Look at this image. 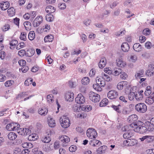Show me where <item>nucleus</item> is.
Here are the masks:
<instances>
[{"label": "nucleus", "mask_w": 154, "mask_h": 154, "mask_svg": "<svg viewBox=\"0 0 154 154\" xmlns=\"http://www.w3.org/2000/svg\"><path fill=\"white\" fill-rule=\"evenodd\" d=\"M143 123L141 122L138 121L137 123H132L131 125V127H134L133 131L135 132H138L140 134H143L147 131V128L145 126H141Z\"/></svg>", "instance_id": "1"}, {"label": "nucleus", "mask_w": 154, "mask_h": 154, "mask_svg": "<svg viewBox=\"0 0 154 154\" xmlns=\"http://www.w3.org/2000/svg\"><path fill=\"white\" fill-rule=\"evenodd\" d=\"M60 121L61 125L63 128H68L70 125V120L66 116H63L61 117Z\"/></svg>", "instance_id": "2"}, {"label": "nucleus", "mask_w": 154, "mask_h": 154, "mask_svg": "<svg viewBox=\"0 0 154 154\" xmlns=\"http://www.w3.org/2000/svg\"><path fill=\"white\" fill-rule=\"evenodd\" d=\"M136 111L140 113H144L147 110V106L144 103H140L137 104L135 107Z\"/></svg>", "instance_id": "3"}, {"label": "nucleus", "mask_w": 154, "mask_h": 154, "mask_svg": "<svg viewBox=\"0 0 154 154\" xmlns=\"http://www.w3.org/2000/svg\"><path fill=\"white\" fill-rule=\"evenodd\" d=\"M89 97L91 101L95 103L99 102L100 100V95L92 91L89 93Z\"/></svg>", "instance_id": "4"}, {"label": "nucleus", "mask_w": 154, "mask_h": 154, "mask_svg": "<svg viewBox=\"0 0 154 154\" xmlns=\"http://www.w3.org/2000/svg\"><path fill=\"white\" fill-rule=\"evenodd\" d=\"M87 136L91 139H95L97 136V133L95 130L92 128H90L87 131Z\"/></svg>", "instance_id": "5"}, {"label": "nucleus", "mask_w": 154, "mask_h": 154, "mask_svg": "<svg viewBox=\"0 0 154 154\" xmlns=\"http://www.w3.org/2000/svg\"><path fill=\"white\" fill-rule=\"evenodd\" d=\"M20 125L17 123H11L6 126V128L9 131H16L17 128H20Z\"/></svg>", "instance_id": "6"}, {"label": "nucleus", "mask_w": 154, "mask_h": 154, "mask_svg": "<svg viewBox=\"0 0 154 154\" xmlns=\"http://www.w3.org/2000/svg\"><path fill=\"white\" fill-rule=\"evenodd\" d=\"M29 51H30V52H32V54H29V53L26 52L25 50L22 49L18 51V54L21 57H23L24 55L26 57H30L32 56L35 52V51L30 49L28 50L27 51V52Z\"/></svg>", "instance_id": "7"}, {"label": "nucleus", "mask_w": 154, "mask_h": 154, "mask_svg": "<svg viewBox=\"0 0 154 154\" xmlns=\"http://www.w3.org/2000/svg\"><path fill=\"white\" fill-rule=\"evenodd\" d=\"M43 20V17L41 16H37L34 20L33 25L35 27L38 26L42 23Z\"/></svg>", "instance_id": "8"}, {"label": "nucleus", "mask_w": 154, "mask_h": 154, "mask_svg": "<svg viewBox=\"0 0 154 154\" xmlns=\"http://www.w3.org/2000/svg\"><path fill=\"white\" fill-rule=\"evenodd\" d=\"M75 100L78 104H83L85 102V99L84 97L82 94H80L75 98Z\"/></svg>", "instance_id": "9"}, {"label": "nucleus", "mask_w": 154, "mask_h": 154, "mask_svg": "<svg viewBox=\"0 0 154 154\" xmlns=\"http://www.w3.org/2000/svg\"><path fill=\"white\" fill-rule=\"evenodd\" d=\"M137 143V141L135 139H128L123 142L124 145L127 146H133Z\"/></svg>", "instance_id": "10"}, {"label": "nucleus", "mask_w": 154, "mask_h": 154, "mask_svg": "<svg viewBox=\"0 0 154 154\" xmlns=\"http://www.w3.org/2000/svg\"><path fill=\"white\" fill-rule=\"evenodd\" d=\"M65 98L66 100L67 101H72L74 98V94L72 92H68L65 94Z\"/></svg>", "instance_id": "11"}, {"label": "nucleus", "mask_w": 154, "mask_h": 154, "mask_svg": "<svg viewBox=\"0 0 154 154\" xmlns=\"http://www.w3.org/2000/svg\"><path fill=\"white\" fill-rule=\"evenodd\" d=\"M138 119L137 116L135 114L130 115L127 118V121L131 123H137L138 121L135 122Z\"/></svg>", "instance_id": "12"}, {"label": "nucleus", "mask_w": 154, "mask_h": 154, "mask_svg": "<svg viewBox=\"0 0 154 154\" xmlns=\"http://www.w3.org/2000/svg\"><path fill=\"white\" fill-rule=\"evenodd\" d=\"M118 95L117 92L115 90H111L107 94V97L110 99L116 98Z\"/></svg>", "instance_id": "13"}, {"label": "nucleus", "mask_w": 154, "mask_h": 154, "mask_svg": "<svg viewBox=\"0 0 154 154\" xmlns=\"http://www.w3.org/2000/svg\"><path fill=\"white\" fill-rule=\"evenodd\" d=\"M10 4L8 2H2L0 3V7L2 10H5L9 8Z\"/></svg>", "instance_id": "14"}, {"label": "nucleus", "mask_w": 154, "mask_h": 154, "mask_svg": "<svg viewBox=\"0 0 154 154\" xmlns=\"http://www.w3.org/2000/svg\"><path fill=\"white\" fill-rule=\"evenodd\" d=\"M128 82L126 81H122L119 82L117 85V88L119 90H122L124 88L126 87Z\"/></svg>", "instance_id": "15"}, {"label": "nucleus", "mask_w": 154, "mask_h": 154, "mask_svg": "<svg viewBox=\"0 0 154 154\" xmlns=\"http://www.w3.org/2000/svg\"><path fill=\"white\" fill-rule=\"evenodd\" d=\"M90 144L92 146H100L101 144V142L97 140H92L89 142Z\"/></svg>", "instance_id": "16"}, {"label": "nucleus", "mask_w": 154, "mask_h": 154, "mask_svg": "<svg viewBox=\"0 0 154 154\" xmlns=\"http://www.w3.org/2000/svg\"><path fill=\"white\" fill-rule=\"evenodd\" d=\"M144 73V71L142 69L137 71L135 75L136 79H137L143 77Z\"/></svg>", "instance_id": "17"}, {"label": "nucleus", "mask_w": 154, "mask_h": 154, "mask_svg": "<svg viewBox=\"0 0 154 154\" xmlns=\"http://www.w3.org/2000/svg\"><path fill=\"white\" fill-rule=\"evenodd\" d=\"M132 123L129 125H126L123 127L122 128V131H123L127 132L130 131H133V129L134 128V127H131V125Z\"/></svg>", "instance_id": "18"}, {"label": "nucleus", "mask_w": 154, "mask_h": 154, "mask_svg": "<svg viewBox=\"0 0 154 154\" xmlns=\"http://www.w3.org/2000/svg\"><path fill=\"white\" fill-rule=\"evenodd\" d=\"M146 103L149 105L152 104L154 102V95L152 94L150 96L146 98Z\"/></svg>", "instance_id": "19"}, {"label": "nucleus", "mask_w": 154, "mask_h": 154, "mask_svg": "<svg viewBox=\"0 0 154 154\" xmlns=\"http://www.w3.org/2000/svg\"><path fill=\"white\" fill-rule=\"evenodd\" d=\"M122 50L124 52H128L129 50V46L126 42L123 43L121 45Z\"/></svg>", "instance_id": "20"}, {"label": "nucleus", "mask_w": 154, "mask_h": 154, "mask_svg": "<svg viewBox=\"0 0 154 154\" xmlns=\"http://www.w3.org/2000/svg\"><path fill=\"white\" fill-rule=\"evenodd\" d=\"M133 131H130L126 132L123 134V136L125 139H128L134 135Z\"/></svg>", "instance_id": "21"}, {"label": "nucleus", "mask_w": 154, "mask_h": 154, "mask_svg": "<svg viewBox=\"0 0 154 154\" xmlns=\"http://www.w3.org/2000/svg\"><path fill=\"white\" fill-rule=\"evenodd\" d=\"M106 63V60L105 58H102L98 64L100 68L101 69L104 67Z\"/></svg>", "instance_id": "22"}, {"label": "nucleus", "mask_w": 154, "mask_h": 154, "mask_svg": "<svg viewBox=\"0 0 154 154\" xmlns=\"http://www.w3.org/2000/svg\"><path fill=\"white\" fill-rule=\"evenodd\" d=\"M59 139L63 143H68L70 141L69 138L66 135L62 136L60 137Z\"/></svg>", "instance_id": "23"}, {"label": "nucleus", "mask_w": 154, "mask_h": 154, "mask_svg": "<svg viewBox=\"0 0 154 154\" xmlns=\"http://www.w3.org/2000/svg\"><path fill=\"white\" fill-rule=\"evenodd\" d=\"M55 10L54 7L51 5L47 6L45 9V11L47 13L49 14H51V13L54 12Z\"/></svg>", "instance_id": "24"}, {"label": "nucleus", "mask_w": 154, "mask_h": 154, "mask_svg": "<svg viewBox=\"0 0 154 154\" xmlns=\"http://www.w3.org/2000/svg\"><path fill=\"white\" fill-rule=\"evenodd\" d=\"M133 48L135 51L137 52H139L141 50V45L138 43L134 44L133 46Z\"/></svg>", "instance_id": "25"}, {"label": "nucleus", "mask_w": 154, "mask_h": 154, "mask_svg": "<svg viewBox=\"0 0 154 154\" xmlns=\"http://www.w3.org/2000/svg\"><path fill=\"white\" fill-rule=\"evenodd\" d=\"M8 137L9 140H15L17 137V135L15 133L11 132L8 134Z\"/></svg>", "instance_id": "26"}, {"label": "nucleus", "mask_w": 154, "mask_h": 154, "mask_svg": "<svg viewBox=\"0 0 154 154\" xmlns=\"http://www.w3.org/2000/svg\"><path fill=\"white\" fill-rule=\"evenodd\" d=\"M48 112L47 109L43 107L41 109L39 110L38 112L40 115L45 116L47 114Z\"/></svg>", "instance_id": "27"}, {"label": "nucleus", "mask_w": 154, "mask_h": 154, "mask_svg": "<svg viewBox=\"0 0 154 154\" xmlns=\"http://www.w3.org/2000/svg\"><path fill=\"white\" fill-rule=\"evenodd\" d=\"M38 136L35 134H30L28 137V139L30 141H34L37 139Z\"/></svg>", "instance_id": "28"}, {"label": "nucleus", "mask_w": 154, "mask_h": 154, "mask_svg": "<svg viewBox=\"0 0 154 154\" xmlns=\"http://www.w3.org/2000/svg\"><path fill=\"white\" fill-rule=\"evenodd\" d=\"M107 148V146L104 145L102 146L99 148L97 150V152L98 154H101L104 152Z\"/></svg>", "instance_id": "29"}, {"label": "nucleus", "mask_w": 154, "mask_h": 154, "mask_svg": "<svg viewBox=\"0 0 154 154\" xmlns=\"http://www.w3.org/2000/svg\"><path fill=\"white\" fill-rule=\"evenodd\" d=\"M111 107L115 110L116 112L119 113H121L122 111L121 110V105H119L118 106H115V105H112Z\"/></svg>", "instance_id": "30"}, {"label": "nucleus", "mask_w": 154, "mask_h": 154, "mask_svg": "<svg viewBox=\"0 0 154 154\" xmlns=\"http://www.w3.org/2000/svg\"><path fill=\"white\" fill-rule=\"evenodd\" d=\"M102 77L104 80L107 82H108L112 80L111 78H110V76L104 73H102Z\"/></svg>", "instance_id": "31"}, {"label": "nucleus", "mask_w": 154, "mask_h": 154, "mask_svg": "<svg viewBox=\"0 0 154 154\" xmlns=\"http://www.w3.org/2000/svg\"><path fill=\"white\" fill-rule=\"evenodd\" d=\"M18 43L17 41L16 40H12L10 43V48L11 50H13L15 45Z\"/></svg>", "instance_id": "32"}, {"label": "nucleus", "mask_w": 154, "mask_h": 154, "mask_svg": "<svg viewBox=\"0 0 154 154\" xmlns=\"http://www.w3.org/2000/svg\"><path fill=\"white\" fill-rule=\"evenodd\" d=\"M54 37L52 35H48L45 37L44 41L45 42H51L53 39Z\"/></svg>", "instance_id": "33"}, {"label": "nucleus", "mask_w": 154, "mask_h": 154, "mask_svg": "<svg viewBox=\"0 0 154 154\" xmlns=\"http://www.w3.org/2000/svg\"><path fill=\"white\" fill-rule=\"evenodd\" d=\"M48 124L49 126L51 128L54 127L55 126L56 123L54 120L52 118H51L48 121Z\"/></svg>", "instance_id": "34"}, {"label": "nucleus", "mask_w": 154, "mask_h": 154, "mask_svg": "<svg viewBox=\"0 0 154 154\" xmlns=\"http://www.w3.org/2000/svg\"><path fill=\"white\" fill-rule=\"evenodd\" d=\"M23 24L26 30H30L31 26V24L30 22L26 21Z\"/></svg>", "instance_id": "35"}, {"label": "nucleus", "mask_w": 154, "mask_h": 154, "mask_svg": "<svg viewBox=\"0 0 154 154\" xmlns=\"http://www.w3.org/2000/svg\"><path fill=\"white\" fill-rule=\"evenodd\" d=\"M81 82L83 85H87L89 83V79L88 77H84L82 80Z\"/></svg>", "instance_id": "36"}, {"label": "nucleus", "mask_w": 154, "mask_h": 154, "mask_svg": "<svg viewBox=\"0 0 154 154\" xmlns=\"http://www.w3.org/2000/svg\"><path fill=\"white\" fill-rule=\"evenodd\" d=\"M117 66L121 67H124L126 65V62L122 60H119V61L117 62Z\"/></svg>", "instance_id": "37"}, {"label": "nucleus", "mask_w": 154, "mask_h": 154, "mask_svg": "<svg viewBox=\"0 0 154 154\" xmlns=\"http://www.w3.org/2000/svg\"><path fill=\"white\" fill-rule=\"evenodd\" d=\"M108 103V100L107 98H104L100 103V107L106 106Z\"/></svg>", "instance_id": "38"}, {"label": "nucleus", "mask_w": 154, "mask_h": 154, "mask_svg": "<svg viewBox=\"0 0 154 154\" xmlns=\"http://www.w3.org/2000/svg\"><path fill=\"white\" fill-rule=\"evenodd\" d=\"M35 37V33L33 31H31L28 34L29 39L31 41L33 40Z\"/></svg>", "instance_id": "39"}, {"label": "nucleus", "mask_w": 154, "mask_h": 154, "mask_svg": "<svg viewBox=\"0 0 154 154\" xmlns=\"http://www.w3.org/2000/svg\"><path fill=\"white\" fill-rule=\"evenodd\" d=\"M14 82L13 80H10L7 81L4 83L5 86L7 87L11 86L14 84Z\"/></svg>", "instance_id": "40"}, {"label": "nucleus", "mask_w": 154, "mask_h": 154, "mask_svg": "<svg viewBox=\"0 0 154 154\" xmlns=\"http://www.w3.org/2000/svg\"><path fill=\"white\" fill-rule=\"evenodd\" d=\"M143 94H140L139 93L137 92L135 95V98L137 100H140L143 99Z\"/></svg>", "instance_id": "41"}, {"label": "nucleus", "mask_w": 154, "mask_h": 154, "mask_svg": "<svg viewBox=\"0 0 154 154\" xmlns=\"http://www.w3.org/2000/svg\"><path fill=\"white\" fill-rule=\"evenodd\" d=\"M46 20L48 22H51L53 21L54 17L53 15L51 14H47L45 16Z\"/></svg>", "instance_id": "42"}, {"label": "nucleus", "mask_w": 154, "mask_h": 154, "mask_svg": "<svg viewBox=\"0 0 154 154\" xmlns=\"http://www.w3.org/2000/svg\"><path fill=\"white\" fill-rule=\"evenodd\" d=\"M92 107L90 105H87L82 107V110L85 111H89L91 110Z\"/></svg>", "instance_id": "43"}, {"label": "nucleus", "mask_w": 154, "mask_h": 154, "mask_svg": "<svg viewBox=\"0 0 154 154\" xmlns=\"http://www.w3.org/2000/svg\"><path fill=\"white\" fill-rule=\"evenodd\" d=\"M17 128L16 130L17 132L19 134L22 135H25V134H24V128Z\"/></svg>", "instance_id": "44"}, {"label": "nucleus", "mask_w": 154, "mask_h": 154, "mask_svg": "<svg viewBox=\"0 0 154 154\" xmlns=\"http://www.w3.org/2000/svg\"><path fill=\"white\" fill-rule=\"evenodd\" d=\"M8 13L10 16H13L14 15L15 12L13 8H10L8 10Z\"/></svg>", "instance_id": "45"}, {"label": "nucleus", "mask_w": 154, "mask_h": 154, "mask_svg": "<svg viewBox=\"0 0 154 154\" xmlns=\"http://www.w3.org/2000/svg\"><path fill=\"white\" fill-rule=\"evenodd\" d=\"M10 26L8 24H5L2 27L1 29L3 31L6 32L10 29Z\"/></svg>", "instance_id": "46"}, {"label": "nucleus", "mask_w": 154, "mask_h": 154, "mask_svg": "<svg viewBox=\"0 0 154 154\" xmlns=\"http://www.w3.org/2000/svg\"><path fill=\"white\" fill-rule=\"evenodd\" d=\"M36 12L34 11L31 12L29 13L30 16V20L32 21L33 20V19L36 16Z\"/></svg>", "instance_id": "47"}, {"label": "nucleus", "mask_w": 154, "mask_h": 154, "mask_svg": "<svg viewBox=\"0 0 154 154\" xmlns=\"http://www.w3.org/2000/svg\"><path fill=\"white\" fill-rule=\"evenodd\" d=\"M137 91V87L136 86H134L130 88L129 93H133L136 94Z\"/></svg>", "instance_id": "48"}, {"label": "nucleus", "mask_w": 154, "mask_h": 154, "mask_svg": "<svg viewBox=\"0 0 154 154\" xmlns=\"http://www.w3.org/2000/svg\"><path fill=\"white\" fill-rule=\"evenodd\" d=\"M26 32H21L20 38L22 40L25 41L26 39Z\"/></svg>", "instance_id": "49"}, {"label": "nucleus", "mask_w": 154, "mask_h": 154, "mask_svg": "<svg viewBox=\"0 0 154 154\" xmlns=\"http://www.w3.org/2000/svg\"><path fill=\"white\" fill-rule=\"evenodd\" d=\"M51 140V138L48 136L45 137L42 140V142L44 143H49Z\"/></svg>", "instance_id": "50"}, {"label": "nucleus", "mask_w": 154, "mask_h": 154, "mask_svg": "<svg viewBox=\"0 0 154 154\" xmlns=\"http://www.w3.org/2000/svg\"><path fill=\"white\" fill-rule=\"evenodd\" d=\"M114 70L113 74L116 75H117L119 74H120L122 71V70L119 69H116L115 70L114 69Z\"/></svg>", "instance_id": "51"}, {"label": "nucleus", "mask_w": 154, "mask_h": 154, "mask_svg": "<svg viewBox=\"0 0 154 154\" xmlns=\"http://www.w3.org/2000/svg\"><path fill=\"white\" fill-rule=\"evenodd\" d=\"M53 95L52 94H49L47 96V99L49 103L52 102L53 101Z\"/></svg>", "instance_id": "52"}, {"label": "nucleus", "mask_w": 154, "mask_h": 154, "mask_svg": "<svg viewBox=\"0 0 154 154\" xmlns=\"http://www.w3.org/2000/svg\"><path fill=\"white\" fill-rule=\"evenodd\" d=\"M25 46V44L23 42H20L16 47V49L19 50L20 48H24Z\"/></svg>", "instance_id": "53"}, {"label": "nucleus", "mask_w": 154, "mask_h": 154, "mask_svg": "<svg viewBox=\"0 0 154 154\" xmlns=\"http://www.w3.org/2000/svg\"><path fill=\"white\" fill-rule=\"evenodd\" d=\"M150 33V30L148 28H146L143 31V34L145 35H148Z\"/></svg>", "instance_id": "54"}, {"label": "nucleus", "mask_w": 154, "mask_h": 154, "mask_svg": "<svg viewBox=\"0 0 154 154\" xmlns=\"http://www.w3.org/2000/svg\"><path fill=\"white\" fill-rule=\"evenodd\" d=\"M135 94L133 93H129L128 94V98L129 100H133L135 97Z\"/></svg>", "instance_id": "55"}, {"label": "nucleus", "mask_w": 154, "mask_h": 154, "mask_svg": "<svg viewBox=\"0 0 154 154\" xmlns=\"http://www.w3.org/2000/svg\"><path fill=\"white\" fill-rule=\"evenodd\" d=\"M59 8L60 9L63 10L66 8V5L65 3H60L59 5Z\"/></svg>", "instance_id": "56"}, {"label": "nucleus", "mask_w": 154, "mask_h": 154, "mask_svg": "<svg viewBox=\"0 0 154 154\" xmlns=\"http://www.w3.org/2000/svg\"><path fill=\"white\" fill-rule=\"evenodd\" d=\"M120 78L122 79H125L128 77L127 74L124 72H121L120 75Z\"/></svg>", "instance_id": "57"}, {"label": "nucleus", "mask_w": 154, "mask_h": 154, "mask_svg": "<svg viewBox=\"0 0 154 154\" xmlns=\"http://www.w3.org/2000/svg\"><path fill=\"white\" fill-rule=\"evenodd\" d=\"M153 137L151 136H146V141L149 143L153 141Z\"/></svg>", "instance_id": "58"}, {"label": "nucleus", "mask_w": 154, "mask_h": 154, "mask_svg": "<svg viewBox=\"0 0 154 154\" xmlns=\"http://www.w3.org/2000/svg\"><path fill=\"white\" fill-rule=\"evenodd\" d=\"M137 59V57L136 55H131L130 59V61L132 62H135Z\"/></svg>", "instance_id": "59"}, {"label": "nucleus", "mask_w": 154, "mask_h": 154, "mask_svg": "<svg viewBox=\"0 0 154 154\" xmlns=\"http://www.w3.org/2000/svg\"><path fill=\"white\" fill-rule=\"evenodd\" d=\"M18 63L20 66H24L26 65V61L23 60H20L18 61Z\"/></svg>", "instance_id": "60"}, {"label": "nucleus", "mask_w": 154, "mask_h": 154, "mask_svg": "<svg viewBox=\"0 0 154 154\" xmlns=\"http://www.w3.org/2000/svg\"><path fill=\"white\" fill-rule=\"evenodd\" d=\"M119 99L121 101L123 102L126 103L127 102V98L126 97H125L123 96H120L119 98Z\"/></svg>", "instance_id": "61"}, {"label": "nucleus", "mask_w": 154, "mask_h": 154, "mask_svg": "<svg viewBox=\"0 0 154 154\" xmlns=\"http://www.w3.org/2000/svg\"><path fill=\"white\" fill-rule=\"evenodd\" d=\"M77 147L75 146L72 145L69 148V150L71 152H75L76 150Z\"/></svg>", "instance_id": "62"}, {"label": "nucleus", "mask_w": 154, "mask_h": 154, "mask_svg": "<svg viewBox=\"0 0 154 154\" xmlns=\"http://www.w3.org/2000/svg\"><path fill=\"white\" fill-rule=\"evenodd\" d=\"M132 2V0H127L124 3V5L125 6H128L129 5H131Z\"/></svg>", "instance_id": "63"}, {"label": "nucleus", "mask_w": 154, "mask_h": 154, "mask_svg": "<svg viewBox=\"0 0 154 154\" xmlns=\"http://www.w3.org/2000/svg\"><path fill=\"white\" fill-rule=\"evenodd\" d=\"M146 152L147 154H154V149H149Z\"/></svg>", "instance_id": "64"}]
</instances>
